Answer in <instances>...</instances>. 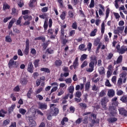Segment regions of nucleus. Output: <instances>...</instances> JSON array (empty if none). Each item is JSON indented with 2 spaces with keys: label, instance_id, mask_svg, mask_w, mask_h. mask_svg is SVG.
Instances as JSON below:
<instances>
[{
  "label": "nucleus",
  "instance_id": "obj_1",
  "mask_svg": "<svg viewBox=\"0 0 127 127\" xmlns=\"http://www.w3.org/2000/svg\"><path fill=\"white\" fill-rule=\"evenodd\" d=\"M90 62L89 64V68H86V72L92 73L94 71V68H95V65L98 64L97 61V57L95 56H92L90 57Z\"/></svg>",
  "mask_w": 127,
  "mask_h": 127
},
{
  "label": "nucleus",
  "instance_id": "obj_2",
  "mask_svg": "<svg viewBox=\"0 0 127 127\" xmlns=\"http://www.w3.org/2000/svg\"><path fill=\"white\" fill-rule=\"evenodd\" d=\"M58 31H59V28H57L55 30L52 28H50L48 30V34L50 36L51 39H55L56 38V35L58 34Z\"/></svg>",
  "mask_w": 127,
  "mask_h": 127
},
{
  "label": "nucleus",
  "instance_id": "obj_3",
  "mask_svg": "<svg viewBox=\"0 0 127 127\" xmlns=\"http://www.w3.org/2000/svg\"><path fill=\"white\" fill-rule=\"evenodd\" d=\"M60 24L61 25V34L60 36V38L64 39V37H65V38H68L67 32L66 31H65V28L67 27V25L66 24L63 25L61 22H60Z\"/></svg>",
  "mask_w": 127,
  "mask_h": 127
},
{
  "label": "nucleus",
  "instance_id": "obj_4",
  "mask_svg": "<svg viewBox=\"0 0 127 127\" xmlns=\"http://www.w3.org/2000/svg\"><path fill=\"white\" fill-rule=\"evenodd\" d=\"M108 102H109V99L107 97H104L101 99V103L102 110H108V107H107V104H108Z\"/></svg>",
  "mask_w": 127,
  "mask_h": 127
},
{
  "label": "nucleus",
  "instance_id": "obj_5",
  "mask_svg": "<svg viewBox=\"0 0 127 127\" xmlns=\"http://www.w3.org/2000/svg\"><path fill=\"white\" fill-rule=\"evenodd\" d=\"M25 55H28L29 54V39H26L25 42V48L24 51Z\"/></svg>",
  "mask_w": 127,
  "mask_h": 127
},
{
  "label": "nucleus",
  "instance_id": "obj_6",
  "mask_svg": "<svg viewBox=\"0 0 127 127\" xmlns=\"http://www.w3.org/2000/svg\"><path fill=\"white\" fill-rule=\"evenodd\" d=\"M120 115L123 117H127V111L125 108H119L118 109Z\"/></svg>",
  "mask_w": 127,
  "mask_h": 127
},
{
  "label": "nucleus",
  "instance_id": "obj_7",
  "mask_svg": "<svg viewBox=\"0 0 127 127\" xmlns=\"http://www.w3.org/2000/svg\"><path fill=\"white\" fill-rule=\"evenodd\" d=\"M15 65H16V62L13 61V59H10L8 63V66L9 69H12Z\"/></svg>",
  "mask_w": 127,
  "mask_h": 127
},
{
  "label": "nucleus",
  "instance_id": "obj_8",
  "mask_svg": "<svg viewBox=\"0 0 127 127\" xmlns=\"http://www.w3.org/2000/svg\"><path fill=\"white\" fill-rule=\"evenodd\" d=\"M123 63V55H120L117 58V61L114 62V65H117V64H121Z\"/></svg>",
  "mask_w": 127,
  "mask_h": 127
},
{
  "label": "nucleus",
  "instance_id": "obj_9",
  "mask_svg": "<svg viewBox=\"0 0 127 127\" xmlns=\"http://www.w3.org/2000/svg\"><path fill=\"white\" fill-rule=\"evenodd\" d=\"M27 70L29 72V73H33V71L34 70V67L33 66V64H32V63L30 62L28 64Z\"/></svg>",
  "mask_w": 127,
  "mask_h": 127
},
{
  "label": "nucleus",
  "instance_id": "obj_10",
  "mask_svg": "<svg viewBox=\"0 0 127 127\" xmlns=\"http://www.w3.org/2000/svg\"><path fill=\"white\" fill-rule=\"evenodd\" d=\"M110 112V114L111 115H112V116H114L115 115H117V110H116V108L114 106H111L109 107V109Z\"/></svg>",
  "mask_w": 127,
  "mask_h": 127
},
{
  "label": "nucleus",
  "instance_id": "obj_11",
  "mask_svg": "<svg viewBox=\"0 0 127 127\" xmlns=\"http://www.w3.org/2000/svg\"><path fill=\"white\" fill-rule=\"evenodd\" d=\"M39 109L43 111L47 110V104L45 103H40L39 104Z\"/></svg>",
  "mask_w": 127,
  "mask_h": 127
},
{
  "label": "nucleus",
  "instance_id": "obj_12",
  "mask_svg": "<svg viewBox=\"0 0 127 127\" xmlns=\"http://www.w3.org/2000/svg\"><path fill=\"white\" fill-rule=\"evenodd\" d=\"M127 73L126 71H123L122 73L120 74V78H122V79H123V83H126L127 81Z\"/></svg>",
  "mask_w": 127,
  "mask_h": 127
},
{
  "label": "nucleus",
  "instance_id": "obj_13",
  "mask_svg": "<svg viewBox=\"0 0 127 127\" xmlns=\"http://www.w3.org/2000/svg\"><path fill=\"white\" fill-rule=\"evenodd\" d=\"M50 44V40H48L47 42H44L42 44V47L44 50H46V48L48 47V46Z\"/></svg>",
  "mask_w": 127,
  "mask_h": 127
},
{
  "label": "nucleus",
  "instance_id": "obj_14",
  "mask_svg": "<svg viewBox=\"0 0 127 127\" xmlns=\"http://www.w3.org/2000/svg\"><path fill=\"white\" fill-rule=\"evenodd\" d=\"M16 20L15 18H13L9 22V24L8 25V29H10L12 27V26L13 25V23L15 22Z\"/></svg>",
  "mask_w": 127,
  "mask_h": 127
},
{
  "label": "nucleus",
  "instance_id": "obj_15",
  "mask_svg": "<svg viewBox=\"0 0 127 127\" xmlns=\"http://www.w3.org/2000/svg\"><path fill=\"white\" fill-rule=\"evenodd\" d=\"M90 88H91V82L90 81H88L85 85V91L89 92Z\"/></svg>",
  "mask_w": 127,
  "mask_h": 127
},
{
  "label": "nucleus",
  "instance_id": "obj_16",
  "mask_svg": "<svg viewBox=\"0 0 127 127\" xmlns=\"http://www.w3.org/2000/svg\"><path fill=\"white\" fill-rule=\"evenodd\" d=\"M100 120L97 119L95 120V119L91 120V124H90L91 127H93L95 126V124H99Z\"/></svg>",
  "mask_w": 127,
  "mask_h": 127
},
{
  "label": "nucleus",
  "instance_id": "obj_17",
  "mask_svg": "<svg viewBox=\"0 0 127 127\" xmlns=\"http://www.w3.org/2000/svg\"><path fill=\"white\" fill-rule=\"evenodd\" d=\"M29 121V125H30V126H31L32 127H35V126H36V122L33 120L32 118H30Z\"/></svg>",
  "mask_w": 127,
  "mask_h": 127
},
{
  "label": "nucleus",
  "instance_id": "obj_18",
  "mask_svg": "<svg viewBox=\"0 0 127 127\" xmlns=\"http://www.w3.org/2000/svg\"><path fill=\"white\" fill-rule=\"evenodd\" d=\"M83 89H84V83H80V85H77L75 87L76 91H78V90L82 91Z\"/></svg>",
  "mask_w": 127,
  "mask_h": 127
},
{
  "label": "nucleus",
  "instance_id": "obj_19",
  "mask_svg": "<svg viewBox=\"0 0 127 127\" xmlns=\"http://www.w3.org/2000/svg\"><path fill=\"white\" fill-rule=\"evenodd\" d=\"M7 114V112L3 109H1L0 110V117L4 118L5 117V115Z\"/></svg>",
  "mask_w": 127,
  "mask_h": 127
},
{
  "label": "nucleus",
  "instance_id": "obj_20",
  "mask_svg": "<svg viewBox=\"0 0 127 127\" xmlns=\"http://www.w3.org/2000/svg\"><path fill=\"white\" fill-rule=\"evenodd\" d=\"M78 57H76L72 65L74 66V69H76L79 65V64L78 63Z\"/></svg>",
  "mask_w": 127,
  "mask_h": 127
},
{
  "label": "nucleus",
  "instance_id": "obj_21",
  "mask_svg": "<svg viewBox=\"0 0 127 127\" xmlns=\"http://www.w3.org/2000/svg\"><path fill=\"white\" fill-rule=\"evenodd\" d=\"M55 65L56 67H60L62 65V61L61 60H56L55 62Z\"/></svg>",
  "mask_w": 127,
  "mask_h": 127
},
{
  "label": "nucleus",
  "instance_id": "obj_22",
  "mask_svg": "<svg viewBox=\"0 0 127 127\" xmlns=\"http://www.w3.org/2000/svg\"><path fill=\"white\" fill-rule=\"evenodd\" d=\"M33 93V90H32V88H29V90H28L27 93V97L28 99H31V94Z\"/></svg>",
  "mask_w": 127,
  "mask_h": 127
},
{
  "label": "nucleus",
  "instance_id": "obj_23",
  "mask_svg": "<svg viewBox=\"0 0 127 127\" xmlns=\"http://www.w3.org/2000/svg\"><path fill=\"white\" fill-rule=\"evenodd\" d=\"M59 114V109L57 108L54 109V110L52 111V114L53 116H57Z\"/></svg>",
  "mask_w": 127,
  "mask_h": 127
},
{
  "label": "nucleus",
  "instance_id": "obj_24",
  "mask_svg": "<svg viewBox=\"0 0 127 127\" xmlns=\"http://www.w3.org/2000/svg\"><path fill=\"white\" fill-rule=\"evenodd\" d=\"M79 107L82 110H86V109H87V108H88V106H87V104L85 103H79Z\"/></svg>",
  "mask_w": 127,
  "mask_h": 127
},
{
  "label": "nucleus",
  "instance_id": "obj_25",
  "mask_svg": "<svg viewBox=\"0 0 127 127\" xmlns=\"http://www.w3.org/2000/svg\"><path fill=\"white\" fill-rule=\"evenodd\" d=\"M42 72H45V73H47L49 74L50 73V69L47 67H42L40 69Z\"/></svg>",
  "mask_w": 127,
  "mask_h": 127
},
{
  "label": "nucleus",
  "instance_id": "obj_26",
  "mask_svg": "<svg viewBox=\"0 0 127 127\" xmlns=\"http://www.w3.org/2000/svg\"><path fill=\"white\" fill-rule=\"evenodd\" d=\"M120 101L122 102V103H125V104H127V95H124L120 98Z\"/></svg>",
  "mask_w": 127,
  "mask_h": 127
},
{
  "label": "nucleus",
  "instance_id": "obj_27",
  "mask_svg": "<svg viewBox=\"0 0 127 127\" xmlns=\"http://www.w3.org/2000/svg\"><path fill=\"white\" fill-rule=\"evenodd\" d=\"M35 40H42V42H45V40H46V38L43 36H39L35 38Z\"/></svg>",
  "mask_w": 127,
  "mask_h": 127
},
{
  "label": "nucleus",
  "instance_id": "obj_28",
  "mask_svg": "<svg viewBox=\"0 0 127 127\" xmlns=\"http://www.w3.org/2000/svg\"><path fill=\"white\" fill-rule=\"evenodd\" d=\"M15 108V104H12L11 105V107H9L8 108V113L9 114H10V113H12L13 112V110Z\"/></svg>",
  "mask_w": 127,
  "mask_h": 127
},
{
  "label": "nucleus",
  "instance_id": "obj_29",
  "mask_svg": "<svg viewBox=\"0 0 127 127\" xmlns=\"http://www.w3.org/2000/svg\"><path fill=\"white\" fill-rule=\"evenodd\" d=\"M57 1L59 3V7H61V8H63V7H64L63 0H57Z\"/></svg>",
  "mask_w": 127,
  "mask_h": 127
},
{
  "label": "nucleus",
  "instance_id": "obj_30",
  "mask_svg": "<svg viewBox=\"0 0 127 127\" xmlns=\"http://www.w3.org/2000/svg\"><path fill=\"white\" fill-rule=\"evenodd\" d=\"M61 40H62V43L64 46L66 45V43H68V39L67 38L64 37V38H60Z\"/></svg>",
  "mask_w": 127,
  "mask_h": 127
},
{
  "label": "nucleus",
  "instance_id": "obj_31",
  "mask_svg": "<svg viewBox=\"0 0 127 127\" xmlns=\"http://www.w3.org/2000/svg\"><path fill=\"white\" fill-rule=\"evenodd\" d=\"M60 17L62 20H64L66 18V11L62 12V14L60 15Z\"/></svg>",
  "mask_w": 127,
  "mask_h": 127
},
{
  "label": "nucleus",
  "instance_id": "obj_32",
  "mask_svg": "<svg viewBox=\"0 0 127 127\" xmlns=\"http://www.w3.org/2000/svg\"><path fill=\"white\" fill-rule=\"evenodd\" d=\"M99 74L100 75H103V74H105V68H104V67H103V66H101L99 68Z\"/></svg>",
  "mask_w": 127,
  "mask_h": 127
},
{
  "label": "nucleus",
  "instance_id": "obj_33",
  "mask_svg": "<svg viewBox=\"0 0 127 127\" xmlns=\"http://www.w3.org/2000/svg\"><path fill=\"white\" fill-rule=\"evenodd\" d=\"M123 82H124V81H123V78H118V80L117 81V86L118 87H121V86H122L123 84Z\"/></svg>",
  "mask_w": 127,
  "mask_h": 127
},
{
  "label": "nucleus",
  "instance_id": "obj_34",
  "mask_svg": "<svg viewBox=\"0 0 127 127\" xmlns=\"http://www.w3.org/2000/svg\"><path fill=\"white\" fill-rule=\"evenodd\" d=\"M81 96H82V92L79 91H76L74 94V96L76 97V98H78V99H80Z\"/></svg>",
  "mask_w": 127,
  "mask_h": 127
},
{
  "label": "nucleus",
  "instance_id": "obj_35",
  "mask_svg": "<svg viewBox=\"0 0 127 127\" xmlns=\"http://www.w3.org/2000/svg\"><path fill=\"white\" fill-rule=\"evenodd\" d=\"M11 10H12V12L11 13V14L12 15H17V14H18V13L17 12V10H16V9L15 8H12Z\"/></svg>",
  "mask_w": 127,
  "mask_h": 127
},
{
  "label": "nucleus",
  "instance_id": "obj_36",
  "mask_svg": "<svg viewBox=\"0 0 127 127\" xmlns=\"http://www.w3.org/2000/svg\"><path fill=\"white\" fill-rule=\"evenodd\" d=\"M97 31H98V29H94L93 31H91V32L90 34V36H91V37L96 36V33H97Z\"/></svg>",
  "mask_w": 127,
  "mask_h": 127
},
{
  "label": "nucleus",
  "instance_id": "obj_37",
  "mask_svg": "<svg viewBox=\"0 0 127 127\" xmlns=\"http://www.w3.org/2000/svg\"><path fill=\"white\" fill-rule=\"evenodd\" d=\"M79 13L82 17H84L85 18L86 15H85L84 11H83V10H82V7L79 8Z\"/></svg>",
  "mask_w": 127,
  "mask_h": 127
},
{
  "label": "nucleus",
  "instance_id": "obj_38",
  "mask_svg": "<svg viewBox=\"0 0 127 127\" xmlns=\"http://www.w3.org/2000/svg\"><path fill=\"white\" fill-rule=\"evenodd\" d=\"M74 87L73 86H70L68 88V91L69 94H73L74 93Z\"/></svg>",
  "mask_w": 127,
  "mask_h": 127
},
{
  "label": "nucleus",
  "instance_id": "obj_39",
  "mask_svg": "<svg viewBox=\"0 0 127 127\" xmlns=\"http://www.w3.org/2000/svg\"><path fill=\"white\" fill-rule=\"evenodd\" d=\"M101 32L102 34L105 33V22H103L101 24Z\"/></svg>",
  "mask_w": 127,
  "mask_h": 127
},
{
  "label": "nucleus",
  "instance_id": "obj_40",
  "mask_svg": "<svg viewBox=\"0 0 127 127\" xmlns=\"http://www.w3.org/2000/svg\"><path fill=\"white\" fill-rule=\"evenodd\" d=\"M100 41H101V40L99 38L95 39V41L94 42V46H98V45L100 43Z\"/></svg>",
  "mask_w": 127,
  "mask_h": 127
},
{
  "label": "nucleus",
  "instance_id": "obj_41",
  "mask_svg": "<svg viewBox=\"0 0 127 127\" xmlns=\"http://www.w3.org/2000/svg\"><path fill=\"white\" fill-rule=\"evenodd\" d=\"M108 96L109 97H114L115 96V91L114 90H110L108 91Z\"/></svg>",
  "mask_w": 127,
  "mask_h": 127
},
{
  "label": "nucleus",
  "instance_id": "obj_42",
  "mask_svg": "<svg viewBox=\"0 0 127 127\" xmlns=\"http://www.w3.org/2000/svg\"><path fill=\"white\" fill-rule=\"evenodd\" d=\"M71 28L72 29H77V28H78V25L77 24L76 21H74L73 23H72Z\"/></svg>",
  "mask_w": 127,
  "mask_h": 127
},
{
  "label": "nucleus",
  "instance_id": "obj_43",
  "mask_svg": "<svg viewBox=\"0 0 127 127\" xmlns=\"http://www.w3.org/2000/svg\"><path fill=\"white\" fill-rule=\"evenodd\" d=\"M20 83L23 85H26L27 84V79L25 78H22L20 80Z\"/></svg>",
  "mask_w": 127,
  "mask_h": 127
},
{
  "label": "nucleus",
  "instance_id": "obj_44",
  "mask_svg": "<svg viewBox=\"0 0 127 127\" xmlns=\"http://www.w3.org/2000/svg\"><path fill=\"white\" fill-rule=\"evenodd\" d=\"M92 43L89 42L87 45V51H89V52H90L91 50H92Z\"/></svg>",
  "mask_w": 127,
  "mask_h": 127
},
{
  "label": "nucleus",
  "instance_id": "obj_45",
  "mask_svg": "<svg viewBox=\"0 0 127 127\" xmlns=\"http://www.w3.org/2000/svg\"><path fill=\"white\" fill-rule=\"evenodd\" d=\"M19 112L20 114H22L23 116H24L26 113V110L24 109L21 108L19 110Z\"/></svg>",
  "mask_w": 127,
  "mask_h": 127
},
{
  "label": "nucleus",
  "instance_id": "obj_46",
  "mask_svg": "<svg viewBox=\"0 0 127 127\" xmlns=\"http://www.w3.org/2000/svg\"><path fill=\"white\" fill-rule=\"evenodd\" d=\"M46 51L49 54H53V53H54V50L51 48L47 49Z\"/></svg>",
  "mask_w": 127,
  "mask_h": 127
},
{
  "label": "nucleus",
  "instance_id": "obj_47",
  "mask_svg": "<svg viewBox=\"0 0 127 127\" xmlns=\"http://www.w3.org/2000/svg\"><path fill=\"white\" fill-rule=\"evenodd\" d=\"M87 57H88V55L86 54L82 55L80 59V61H84V60H86V59H87Z\"/></svg>",
  "mask_w": 127,
  "mask_h": 127
},
{
  "label": "nucleus",
  "instance_id": "obj_48",
  "mask_svg": "<svg viewBox=\"0 0 127 127\" xmlns=\"http://www.w3.org/2000/svg\"><path fill=\"white\" fill-rule=\"evenodd\" d=\"M68 14L70 18H73V16H74V10H69Z\"/></svg>",
  "mask_w": 127,
  "mask_h": 127
},
{
  "label": "nucleus",
  "instance_id": "obj_49",
  "mask_svg": "<svg viewBox=\"0 0 127 127\" xmlns=\"http://www.w3.org/2000/svg\"><path fill=\"white\" fill-rule=\"evenodd\" d=\"M21 19H22V18H21V17H19L18 19L16 22L15 24L16 25H20V26H21V24H20V23H21Z\"/></svg>",
  "mask_w": 127,
  "mask_h": 127
},
{
  "label": "nucleus",
  "instance_id": "obj_50",
  "mask_svg": "<svg viewBox=\"0 0 127 127\" xmlns=\"http://www.w3.org/2000/svg\"><path fill=\"white\" fill-rule=\"evenodd\" d=\"M75 30H71L70 31H69V33L68 34L69 36H71V37H73L74 35H75Z\"/></svg>",
  "mask_w": 127,
  "mask_h": 127
},
{
  "label": "nucleus",
  "instance_id": "obj_51",
  "mask_svg": "<svg viewBox=\"0 0 127 127\" xmlns=\"http://www.w3.org/2000/svg\"><path fill=\"white\" fill-rule=\"evenodd\" d=\"M95 6V0H91L90 3L89 4L90 8H93Z\"/></svg>",
  "mask_w": 127,
  "mask_h": 127
},
{
  "label": "nucleus",
  "instance_id": "obj_52",
  "mask_svg": "<svg viewBox=\"0 0 127 127\" xmlns=\"http://www.w3.org/2000/svg\"><path fill=\"white\" fill-rule=\"evenodd\" d=\"M48 28V23L46 20L45 21L44 23V29L45 31H46V30Z\"/></svg>",
  "mask_w": 127,
  "mask_h": 127
},
{
  "label": "nucleus",
  "instance_id": "obj_53",
  "mask_svg": "<svg viewBox=\"0 0 127 127\" xmlns=\"http://www.w3.org/2000/svg\"><path fill=\"white\" fill-rule=\"evenodd\" d=\"M10 123V121L9 120H5L3 122V126H7V125H9Z\"/></svg>",
  "mask_w": 127,
  "mask_h": 127
},
{
  "label": "nucleus",
  "instance_id": "obj_54",
  "mask_svg": "<svg viewBox=\"0 0 127 127\" xmlns=\"http://www.w3.org/2000/svg\"><path fill=\"white\" fill-rule=\"evenodd\" d=\"M92 91H94L96 92L97 91H99V90H100V89L99 88V87L96 86L94 84L93 86H92Z\"/></svg>",
  "mask_w": 127,
  "mask_h": 127
},
{
  "label": "nucleus",
  "instance_id": "obj_55",
  "mask_svg": "<svg viewBox=\"0 0 127 127\" xmlns=\"http://www.w3.org/2000/svg\"><path fill=\"white\" fill-rule=\"evenodd\" d=\"M39 61H40V60H36L34 62V65L35 67V68H37V67H38V65L39 64Z\"/></svg>",
  "mask_w": 127,
  "mask_h": 127
},
{
  "label": "nucleus",
  "instance_id": "obj_56",
  "mask_svg": "<svg viewBox=\"0 0 127 127\" xmlns=\"http://www.w3.org/2000/svg\"><path fill=\"white\" fill-rule=\"evenodd\" d=\"M18 5L19 7H22L23 5H24V3L23 2V0H20V1L18 2Z\"/></svg>",
  "mask_w": 127,
  "mask_h": 127
},
{
  "label": "nucleus",
  "instance_id": "obj_57",
  "mask_svg": "<svg viewBox=\"0 0 127 127\" xmlns=\"http://www.w3.org/2000/svg\"><path fill=\"white\" fill-rule=\"evenodd\" d=\"M79 2L80 1L79 0H71V3H72L73 5H77Z\"/></svg>",
  "mask_w": 127,
  "mask_h": 127
},
{
  "label": "nucleus",
  "instance_id": "obj_58",
  "mask_svg": "<svg viewBox=\"0 0 127 127\" xmlns=\"http://www.w3.org/2000/svg\"><path fill=\"white\" fill-rule=\"evenodd\" d=\"M88 116H85L84 118V119L83 120V124L87 125V124H88Z\"/></svg>",
  "mask_w": 127,
  "mask_h": 127
},
{
  "label": "nucleus",
  "instance_id": "obj_59",
  "mask_svg": "<svg viewBox=\"0 0 127 127\" xmlns=\"http://www.w3.org/2000/svg\"><path fill=\"white\" fill-rule=\"evenodd\" d=\"M5 41L6 42H12V40H11L9 36H6L5 37Z\"/></svg>",
  "mask_w": 127,
  "mask_h": 127
},
{
  "label": "nucleus",
  "instance_id": "obj_60",
  "mask_svg": "<svg viewBox=\"0 0 127 127\" xmlns=\"http://www.w3.org/2000/svg\"><path fill=\"white\" fill-rule=\"evenodd\" d=\"M117 121H118V119L115 117L111 118L109 119V123H115V122H117Z\"/></svg>",
  "mask_w": 127,
  "mask_h": 127
},
{
  "label": "nucleus",
  "instance_id": "obj_61",
  "mask_svg": "<svg viewBox=\"0 0 127 127\" xmlns=\"http://www.w3.org/2000/svg\"><path fill=\"white\" fill-rule=\"evenodd\" d=\"M106 12V14L105 18H106V19H107V18H108V17H109V15L110 14V8H107Z\"/></svg>",
  "mask_w": 127,
  "mask_h": 127
},
{
  "label": "nucleus",
  "instance_id": "obj_62",
  "mask_svg": "<svg viewBox=\"0 0 127 127\" xmlns=\"http://www.w3.org/2000/svg\"><path fill=\"white\" fill-rule=\"evenodd\" d=\"M13 92H19L20 91V88H19V86L17 85L16 87L14 88L13 89Z\"/></svg>",
  "mask_w": 127,
  "mask_h": 127
},
{
  "label": "nucleus",
  "instance_id": "obj_63",
  "mask_svg": "<svg viewBox=\"0 0 127 127\" xmlns=\"http://www.w3.org/2000/svg\"><path fill=\"white\" fill-rule=\"evenodd\" d=\"M106 95V92H105V90H102L99 93V97H104Z\"/></svg>",
  "mask_w": 127,
  "mask_h": 127
},
{
  "label": "nucleus",
  "instance_id": "obj_64",
  "mask_svg": "<svg viewBox=\"0 0 127 127\" xmlns=\"http://www.w3.org/2000/svg\"><path fill=\"white\" fill-rule=\"evenodd\" d=\"M42 12H47L48 11V7H44L41 9Z\"/></svg>",
  "mask_w": 127,
  "mask_h": 127
}]
</instances>
